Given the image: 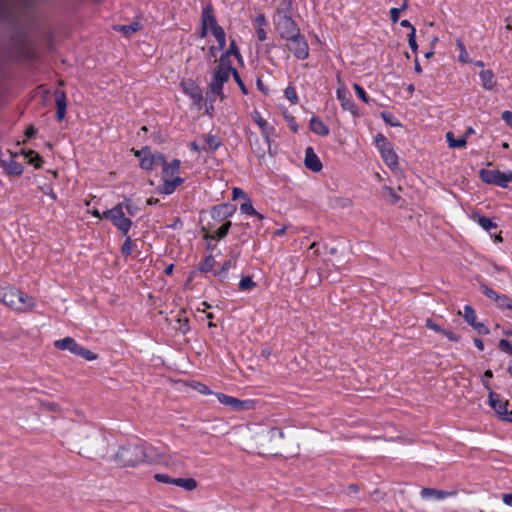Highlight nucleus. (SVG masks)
Segmentation results:
<instances>
[{
	"label": "nucleus",
	"instance_id": "13d9d810",
	"mask_svg": "<svg viewBox=\"0 0 512 512\" xmlns=\"http://www.w3.org/2000/svg\"><path fill=\"white\" fill-rule=\"evenodd\" d=\"M179 323H180V326H179L178 329L183 334H186L189 331V321H188V319L187 318L179 319Z\"/></svg>",
	"mask_w": 512,
	"mask_h": 512
},
{
	"label": "nucleus",
	"instance_id": "bf43d9fd",
	"mask_svg": "<svg viewBox=\"0 0 512 512\" xmlns=\"http://www.w3.org/2000/svg\"><path fill=\"white\" fill-rule=\"evenodd\" d=\"M400 12H401V9H398V8H392L390 10V19L393 23H396L399 20Z\"/></svg>",
	"mask_w": 512,
	"mask_h": 512
},
{
	"label": "nucleus",
	"instance_id": "473e14b6",
	"mask_svg": "<svg viewBox=\"0 0 512 512\" xmlns=\"http://www.w3.org/2000/svg\"><path fill=\"white\" fill-rule=\"evenodd\" d=\"M456 46L457 48L459 49V61L462 62V63H471L472 60L470 59L469 57V54L466 50V47L464 45V42L462 41L461 38H458L456 40Z\"/></svg>",
	"mask_w": 512,
	"mask_h": 512
},
{
	"label": "nucleus",
	"instance_id": "864d4df0",
	"mask_svg": "<svg viewBox=\"0 0 512 512\" xmlns=\"http://www.w3.org/2000/svg\"><path fill=\"white\" fill-rule=\"evenodd\" d=\"M155 167L162 166V168L167 163L165 156L162 153L153 154Z\"/></svg>",
	"mask_w": 512,
	"mask_h": 512
},
{
	"label": "nucleus",
	"instance_id": "680f3d73",
	"mask_svg": "<svg viewBox=\"0 0 512 512\" xmlns=\"http://www.w3.org/2000/svg\"><path fill=\"white\" fill-rule=\"evenodd\" d=\"M501 117L512 128V112L508 110L503 111Z\"/></svg>",
	"mask_w": 512,
	"mask_h": 512
},
{
	"label": "nucleus",
	"instance_id": "2f4dec72",
	"mask_svg": "<svg viewBox=\"0 0 512 512\" xmlns=\"http://www.w3.org/2000/svg\"><path fill=\"white\" fill-rule=\"evenodd\" d=\"M446 139L448 141L450 148H462L466 145V138L465 136L459 137L458 139L454 138V135L452 132H447Z\"/></svg>",
	"mask_w": 512,
	"mask_h": 512
},
{
	"label": "nucleus",
	"instance_id": "5701e85b",
	"mask_svg": "<svg viewBox=\"0 0 512 512\" xmlns=\"http://www.w3.org/2000/svg\"><path fill=\"white\" fill-rule=\"evenodd\" d=\"M310 129L313 133L320 136H327L330 132L328 126L316 116L310 119Z\"/></svg>",
	"mask_w": 512,
	"mask_h": 512
},
{
	"label": "nucleus",
	"instance_id": "4468645a",
	"mask_svg": "<svg viewBox=\"0 0 512 512\" xmlns=\"http://www.w3.org/2000/svg\"><path fill=\"white\" fill-rule=\"evenodd\" d=\"M162 181L163 184L157 188V192L164 195L172 194L184 182L183 178L179 176L174 178L162 177Z\"/></svg>",
	"mask_w": 512,
	"mask_h": 512
},
{
	"label": "nucleus",
	"instance_id": "7ed1b4c3",
	"mask_svg": "<svg viewBox=\"0 0 512 512\" xmlns=\"http://www.w3.org/2000/svg\"><path fill=\"white\" fill-rule=\"evenodd\" d=\"M201 23L211 31L218 43V49L223 50L226 46V34L224 29L218 25L214 9L211 4L206 5L202 9Z\"/></svg>",
	"mask_w": 512,
	"mask_h": 512
},
{
	"label": "nucleus",
	"instance_id": "0eeeda50",
	"mask_svg": "<svg viewBox=\"0 0 512 512\" xmlns=\"http://www.w3.org/2000/svg\"><path fill=\"white\" fill-rule=\"evenodd\" d=\"M54 346L59 350H69L74 355L82 357L87 361H93L97 358V355L94 352L79 345L72 337H65L63 339L56 340L54 342Z\"/></svg>",
	"mask_w": 512,
	"mask_h": 512
},
{
	"label": "nucleus",
	"instance_id": "20e7f679",
	"mask_svg": "<svg viewBox=\"0 0 512 512\" xmlns=\"http://www.w3.org/2000/svg\"><path fill=\"white\" fill-rule=\"evenodd\" d=\"M231 72L232 65H218L214 68L212 80L209 84L212 94L224 99L223 85L229 80Z\"/></svg>",
	"mask_w": 512,
	"mask_h": 512
},
{
	"label": "nucleus",
	"instance_id": "58836bf2",
	"mask_svg": "<svg viewBox=\"0 0 512 512\" xmlns=\"http://www.w3.org/2000/svg\"><path fill=\"white\" fill-rule=\"evenodd\" d=\"M380 115L384 122L389 126L398 127L401 125L399 120L390 112L383 111Z\"/></svg>",
	"mask_w": 512,
	"mask_h": 512
},
{
	"label": "nucleus",
	"instance_id": "de8ad7c7",
	"mask_svg": "<svg viewBox=\"0 0 512 512\" xmlns=\"http://www.w3.org/2000/svg\"><path fill=\"white\" fill-rule=\"evenodd\" d=\"M408 44L414 53H417L418 45L416 42V29L412 28V31L408 34Z\"/></svg>",
	"mask_w": 512,
	"mask_h": 512
},
{
	"label": "nucleus",
	"instance_id": "2eb2a0df",
	"mask_svg": "<svg viewBox=\"0 0 512 512\" xmlns=\"http://www.w3.org/2000/svg\"><path fill=\"white\" fill-rule=\"evenodd\" d=\"M304 164L307 169L313 172H320L322 170V163L319 160V157L314 152L312 147H307L305 150V159Z\"/></svg>",
	"mask_w": 512,
	"mask_h": 512
},
{
	"label": "nucleus",
	"instance_id": "49530a36",
	"mask_svg": "<svg viewBox=\"0 0 512 512\" xmlns=\"http://www.w3.org/2000/svg\"><path fill=\"white\" fill-rule=\"evenodd\" d=\"M132 249H133V241H132L131 237L127 236L122 247H121V252L123 255L128 256L132 253Z\"/></svg>",
	"mask_w": 512,
	"mask_h": 512
},
{
	"label": "nucleus",
	"instance_id": "09e8293b",
	"mask_svg": "<svg viewBox=\"0 0 512 512\" xmlns=\"http://www.w3.org/2000/svg\"><path fill=\"white\" fill-rule=\"evenodd\" d=\"M481 291L490 299H493L495 302L497 300V297H499L500 294H498L493 289L487 287L486 285H481Z\"/></svg>",
	"mask_w": 512,
	"mask_h": 512
},
{
	"label": "nucleus",
	"instance_id": "f03ea898",
	"mask_svg": "<svg viewBox=\"0 0 512 512\" xmlns=\"http://www.w3.org/2000/svg\"><path fill=\"white\" fill-rule=\"evenodd\" d=\"M115 458L123 466H135L147 459L146 448L138 444L124 445L119 448Z\"/></svg>",
	"mask_w": 512,
	"mask_h": 512
},
{
	"label": "nucleus",
	"instance_id": "ea45409f",
	"mask_svg": "<svg viewBox=\"0 0 512 512\" xmlns=\"http://www.w3.org/2000/svg\"><path fill=\"white\" fill-rule=\"evenodd\" d=\"M256 287V283L251 276L243 277L239 282V289L242 291H250Z\"/></svg>",
	"mask_w": 512,
	"mask_h": 512
},
{
	"label": "nucleus",
	"instance_id": "7c9ffc66",
	"mask_svg": "<svg viewBox=\"0 0 512 512\" xmlns=\"http://www.w3.org/2000/svg\"><path fill=\"white\" fill-rule=\"evenodd\" d=\"M173 484L187 491H192L197 487V482L193 478H174Z\"/></svg>",
	"mask_w": 512,
	"mask_h": 512
},
{
	"label": "nucleus",
	"instance_id": "9b49d317",
	"mask_svg": "<svg viewBox=\"0 0 512 512\" xmlns=\"http://www.w3.org/2000/svg\"><path fill=\"white\" fill-rule=\"evenodd\" d=\"M183 92L192 99L195 106L200 107L203 101L201 88L192 79H184L180 83Z\"/></svg>",
	"mask_w": 512,
	"mask_h": 512
},
{
	"label": "nucleus",
	"instance_id": "0e129e2a",
	"mask_svg": "<svg viewBox=\"0 0 512 512\" xmlns=\"http://www.w3.org/2000/svg\"><path fill=\"white\" fill-rule=\"evenodd\" d=\"M287 121H288V125L290 127V129L293 131V132H297L298 131V125L296 123V120L293 116H290L287 118Z\"/></svg>",
	"mask_w": 512,
	"mask_h": 512
},
{
	"label": "nucleus",
	"instance_id": "39448f33",
	"mask_svg": "<svg viewBox=\"0 0 512 512\" xmlns=\"http://www.w3.org/2000/svg\"><path fill=\"white\" fill-rule=\"evenodd\" d=\"M275 30L280 38L285 40L300 33V28L291 16L286 13L278 12L274 19Z\"/></svg>",
	"mask_w": 512,
	"mask_h": 512
},
{
	"label": "nucleus",
	"instance_id": "a211bd4d",
	"mask_svg": "<svg viewBox=\"0 0 512 512\" xmlns=\"http://www.w3.org/2000/svg\"><path fill=\"white\" fill-rule=\"evenodd\" d=\"M1 167L5 173L10 176H20L23 173V166L17 162L13 157L9 159L1 160Z\"/></svg>",
	"mask_w": 512,
	"mask_h": 512
},
{
	"label": "nucleus",
	"instance_id": "72a5a7b5",
	"mask_svg": "<svg viewBox=\"0 0 512 512\" xmlns=\"http://www.w3.org/2000/svg\"><path fill=\"white\" fill-rule=\"evenodd\" d=\"M463 317L470 326L478 322L476 312L470 305L464 306Z\"/></svg>",
	"mask_w": 512,
	"mask_h": 512
},
{
	"label": "nucleus",
	"instance_id": "412c9836",
	"mask_svg": "<svg viewBox=\"0 0 512 512\" xmlns=\"http://www.w3.org/2000/svg\"><path fill=\"white\" fill-rule=\"evenodd\" d=\"M253 119L260 127L262 134L265 138V141H266L268 147H270L269 136L274 132V128L272 126H270L267 123V121L265 119H263L262 116L260 115V113L257 111H255L253 113Z\"/></svg>",
	"mask_w": 512,
	"mask_h": 512
},
{
	"label": "nucleus",
	"instance_id": "ddd939ff",
	"mask_svg": "<svg viewBox=\"0 0 512 512\" xmlns=\"http://www.w3.org/2000/svg\"><path fill=\"white\" fill-rule=\"evenodd\" d=\"M236 211V205L231 203H223L211 208V217L216 221H224L231 217Z\"/></svg>",
	"mask_w": 512,
	"mask_h": 512
},
{
	"label": "nucleus",
	"instance_id": "69168bd1",
	"mask_svg": "<svg viewBox=\"0 0 512 512\" xmlns=\"http://www.w3.org/2000/svg\"><path fill=\"white\" fill-rule=\"evenodd\" d=\"M426 326L428 328H430L431 330H434L436 332H441L442 331L441 327L438 324L434 323L431 319H428L426 321Z\"/></svg>",
	"mask_w": 512,
	"mask_h": 512
},
{
	"label": "nucleus",
	"instance_id": "a878e982",
	"mask_svg": "<svg viewBox=\"0 0 512 512\" xmlns=\"http://www.w3.org/2000/svg\"><path fill=\"white\" fill-rule=\"evenodd\" d=\"M453 493L452 492H446V491H443V490H437V489H434V488H423L421 490V496L423 498H435V499H443L447 496H450L452 495Z\"/></svg>",
	"mask_w": 512,
	"mask_h": 512
},
{
	"label": "nucleus",
	"instance_id": "9d476101",
	"mask_svg": "<svg viewBox=\"0 0 512 512\" xmlns=\"http://www.w3.org/2000/svg\"><path fill=\"white\" fill-rule=\"evenodd\" d=\"M377 146L380 148L382 158L384 162L390 167L395 168L398 165V157L394 150L391 147V144L387 141V139L382 135L378 134L376 136Z\"/></svg>",
	"mask_w": 512,
	"mask_h": 512
},
{
	"label": "nucleus",
	"instance_id": "4c0bfd02",
	"mask_svg": "<svg viewBox=\"0 0 512 512\" xmlns=\"http://www.w3.org/2000/svg\"><path fill=\"white\" fill-rule=\"evenodd\" d=\"M215 265V259L212 255H208L205 259L199 264V270L201 272H210L212 271Z\"/></svg>",
	"mask_w": 512,
	"mask_h": 512
},
{
	"label": "nucleus",
	"instance_id": "f8f14e48",
	"mask_svg": "<svg viewBox=\"0 0 512 512\" xmlns=\"http://www.w3.org/2000/svg\"><path fill=\"white\" fill-rule=\"evenodd\" d=\"M336 96L340 101L343 110L349 111L354 116H359V109L352 101L351 95L343 84L337 88Z\"/></svg>",
	"mask_w": 512,
	"mask_h": 512
},
{
	"label": "nucleus",
	"instance_id": "a18cd8bd",
	"mask_svg": "<svg viewBox=\"0 0 512 512\" xmlns=\"http://www.w3.org/2000/svg\"><path fill=\"white\" fill-rule=\"evenodd\" d=\"M353 88H354V91L356 93V95L365 103H369L370 102V98L369 96L367 95V93L365 92V90L363 89L362 86H360L359 84L355 83L353 84Z\"/></svg>",
	"mask_w": 512,
	"mask_h": 512
},
{
	"label": "nucleus",
	"instance_id": "c756f323",
	"mask_svg": "<svg viewBox=\"0 0 512 512\" xmlns=\"http://www.w3.org/2000/svg\"><path fill=\"white\" fill-rule=\"evenodd\" d=\"M240 210L242 213L250 215V216H255L259 220H262L264 218V216L262 214H260L258 211L255 210V208L253 207L252 202L249 198L245 199V202H243L240 205Z\"/></svg>",
	"mask_w": 512,
	"mask_h": 512
},
{
	"label": "nucleus",
	"instance_id": "4be33fe9",
	"mask_svg": "<svg viewBox=\"0 0 512 512\" xmlns=\"http://www.w3.org/2000/svg\"><path fill=\"white\" fill-rule=\"evenodd\" d=\"M231 55H234L238 60L242 59V56L239 52V49L236 45V41L234 39H232L230 41L229 48L224 53H222V55L220 56L219 65H231V63L229 61V57Z\"/></svg>",
	"mask_w": 512,
	"mask_h": 512
},
{
	"label": "nucleus",
	"instance_id": "1a4fd4ad",
	"mask_svg": "<svg viewBox=\"0 0 512 512\" xmlns=\"http://www.w3.org/2000/svg\"><path fill=\"white\" fill-rule=\"evenodd\" d=\"M480 178L486 184H493L501 188H506L512 181V171L501 172L499 170H480Z\"/></svg>",
	"mask_w": 512,
	"mask_h": 512
},
{
	"label": "nucleus",
	"instance_id": "f704fd0d",
	"mask_svg": "<svg viewBox=\"0 0 512 512\" xmlns=\"http://www.w3.org/2000/svg\"><path fill=\"white\" fill-rule=\"evenodd\" d=\"M476 221L486 231L497 228V224L485 216H477Z\"/></svg>",
	"mask_w": 512,
	"mask_h": 512
},
{
	"label": "nucleus",
	"instance_id": "c03bdc74",
	"mask_svg": "<svg viewBox=\"0 0 512 512\" xmlns=\"http://www.w3.org/2000/svg\"><path fill=\"white\" fill-rule=\"evenodd\" d=\"M284 95L292 104H297L299 101L296 90L292 86L286 87L284 90Z\"/></svg>",
	"mask_w": 512,
	"mask_h": 512
},
{
	"label": "nucleus",
	"instance_id": "79ce46f5",
	"mask_svg": "<svg viewBox=\"0 0 512 512\" xmlns=\"http://www.w3.org/2000/svg\"><path fill=\"white\" fill-rule=\"evenodd\" d=\"M121 204H123V209L125 208L130 216H135L139 210L137 205H135L131 199L125 198Z\"/></svg>",
	"mask_w": 512,
	"mask_h": 512
},
{
	"label": "nucleus",
	"instance_id": "37998d69",
	"mask_svg": "<svg viewBox=\"0 0 512 512\" xmlns=\"http://www.w3.org/2000/svg\"><path fill=\"white\" fill-rule=\"evenodd\" d=\"M496 303L500 308L512 310V300L505 294H500L499 297H497Z\"/></svg>",
	"mask_w": 512,
	"mask_h": 512
},
{
	"label": "nucleus",
	"instance_id": "393cba45",
	"mask_svg": "<svg viewBox=\"0 0 512 512\" xmlns=\"http://www.w3.org/2000/svg\"><path fill=\"white\" fill-rule=\"evenodd\" d=\"M231 225H232L231 221H226L221 227H219L215 231L214 234L206 233L204 235V239H206V240H210V239H212V240H215V239L221 240V239H223L228 234V231H229Z\"/></svg>",
	"mask_w": 512,
	"mask_h": 512
},
{
	"label": "nucleus",
	"instance_id": "b1692460",
	"mask_svg": "<svg viewBox=\"0 0 512 512\" xmlns=\"http://www.w3.org/2000/svg\"><path fill=\"white\" fill-rule=\"evenodd\" d=\"M181 162L178 159L166 163L162 170V177L174 178L179 173Z\"/></svg>",
	"mask_w": 512,
	"mask_h": 512
},
{
	"label": "nucleus",
	"instance_id": "603ef678",
	"mask_svg": "<svg viewBox=\"0 0 512 512\" xmlns=\"http://www.w3.org/2000/svg\"><path fill=\"white\" fill-rule=\"evenodd\" d=\"M231 74L233 75V77H234L235 81L237 82V84H238L239 88L241 89V91L244 94H246L247 93L246 87H245V85H244V83H243L239 73L237 72V70L234 67H232Z\"/></svg>",
	"mask_w": 512,
	"mask_h": 512
},
{
	"label": "nucleus",
	"instance_id": "c85d7f7f",
	"mask_svg": "<svg viewBox=\"0 0 512 512\" xmlns=\"http://www.w3.org/2000/svg\"><path fill=\"white\" fill-rule=\"evenodd\" d=\"M142 28V25L139 22H133L128 25H118L115 26V29L119 32H121L126 37L131 36L132 34L136 33Z\"/></svg>",
	"mask_w": 512,
	"mask_h": 512
},
{
	"label": "nucleus",
	"instance_id": "338daca9",
	"mask_svg": "<svg viewBox=\"0 0 512 512\" xmlns=\"http://www.w3.org/2000/svg\"><path fill=\"white\" fill-rule=\"evenodd\" d=\"M255 22L258 27H264L267 24L266 17L263 14L258 15L255 18Z\"/></svg>",
	"mask_w": 512,
	"mask_h": 512
},
{
	"label": "nucleus",
	"instance_id": "dca6fc26",
	"mask_svg": "<svg viewBox=\"0 0 512 512\" xmlns=\"http://www.w3.org/2000/svg\"><path fill=\"white\" fill-rule=\"evenodd\" d=\"M217 398L221 404L232 407L236 411H242L249 408L248 401H242L235 397L228 396L222 393L217 395Z\"/></svg>",
	"mask_w": 512,
	"mask_h": 512
},
{
	"label": "nucleus",
	"instance_id": "4d7b16f0",
	"mask_svg": "<svg viewBox=\"0 0 512 512\" xmlns=\"http://www.w3.org/2000/svg\"><path fill=\"white\" fill-rule=\"evenodd\" d=\"M232 196H233L234 200L238 199V198H243V199L248 198L247 194L241 188H238V187L233 188Z\"/></svg>",
	"mask_w": 512,
	"mask_h": 512
},
{
	"label": "nucleus",
	"instance_id": "6ab92c4d",
	"mask_svg": "<svg viewBox=\"0 0 512 512\" xmlns=\"http://www.w3.org/2000/svg\"><path fill=\"white\" fill-rule=\"evenodd\" d=\"M489 405L495 410V412L502 417L505 413H507V405L508 401H503L500 399V395L490 391L488 395Z\"/></svg>",
	"mask_w": 512,
	"mask_h": 512
},
{
	"label": "nucleus",
	"instance_id": "c9c22d12",
	"mask_svg": "<svg viewBox=\"0 0 512 512\" xmlns=\"http://www.w3.org/2000/svg\"><path fill=\"white\" fill-rule=\"evenodd\" d=\"M231 266H232V261L231 260H228V261L224 262L223 265L221 266V268L214 272V275L216 277H218V279L220 281H224L227 278V276H228V271H229Z\"/></svg>",
	"mask_w": 512,
	"mask_h": 512
},
{
	"label": "nucleus",
	"instance_id": "a19ab883",
	"mask_svg": "<svg viewBox=\"0 0 512 512\" xmlns=\"http://www.w3.org/2000/svg\"><path fill=\"white\" fill-rule=\"evenodd\" d=\"M14 0H0V20L7 17Z\"/></svg>",
	"mask_w": 512,
	"mask_h": 512
},
{
	"label": "nucleus",
	"instance_id": "cd10ccee",
	"mask_svg": "<svg viewBox=\"0 0 512 512\" xmlns=\"http://www.w3.org/2000/svg\"><path fill=\"white\" fill-rule=\"evenodd\" d=\"M205 146L202 147L203 150L207 151H216L221 146V140L216 135H205L204 136Z\"/></svg>",
	"mask_w": 512,
	"mask_h": 512
},
{
	"label": "nucleus",
	"instance_id": "6e6d98bb",
	"mask_svg": "<svg viewBox=\"0 0 512 512\" xmlns=\"http://www.w3.org/2000/svg\"><path fill=\"white\" fill-rule=\"evenodd\" d=\"M493 377V373L491 370H486L484 372V375H483V379H482V383H483V386L490 391L491 388H490V384H489V379Z\"/></svg>",
	"mask_w": 512,
	"mask_h": 512
},
{
	"label": "nucleus",
	"instance_id": "6e6552de",
	"mask_svg": "<svg viewBox=\"0 0 512 512\" xmlns=\"http://www.w3.org/2000/svg\"><path fill=\"white\" fill-rule=\"evenodd\" d=\"M285 48L299 60H305L309 57V46L301 32L298 35L285 39Z\"/></svg>",
	"mask_w": 512,
	"mask_h": 512
},
{
	"label": "nucleus",
	"instance_id": "f3484780",
	"mask_svg": "<svg viewBox=\"0 0 512 512\" xmlns=\"http://www.w3.org/2000/svg\"><path fill=\"white\" fill-rule=\"evenodd\" d=\"M54 98H55V103L57 106L56 118L59 121H62L65 118L66 109H67L66 94L64 91H62L60 89H56L54 91Z\"/></svg>",
	"mask_w": 512,
	"mask_h": 512
},
{
	"label": "nucleus",
	"instance_id": "bb28decb",
	"mask_svg": "<svg viewBox=\"0 0 512 512\" xmlns=\"http://www.w3.org/2000/svg\"><path fill=\"white\" fill-rule=\"evenodd\" d=\"M479 76L481 79V84L484 89L491 90L494 87V73L492 72V70H482L479 73Z\"/></svg>",
	"mask_w": 512,
	"mask_h": 512
},
{
	"label": "nucleus",
	"instance_id": "f257e3e1",
	"mask_svg": "<svg viewBox=\"0 0 512 512\" xmlns=\"http://www.w3.org/2000/svg\"><path fill=\"white\" fill-rule=\"evenodd\" d=\"M3 304L19 313L31 311L35 306L33 297L10 285H8Z\"/></svg>",
	"mask_w": 512,
	"mask_h": 512
},
{
	"label": "nucleus",
	"instance_id": "e433bc0d",
	"mask_svg": "<svg viewBox=\"0 0 512 512\" xmlns=\"http://www.w3.org/2000/svg\"><path fill=\"white\" fill-rule=\"evenodd\" d=\"M25 157L28 159V163L34 165L35 168L41 167L43 161L37 152L30 150L25 154Z\"/></svg>",
	"mask_w": 512,
	"mask_h": 512
},
{
	"label": "nucleus",
	"instance_id": "8fccbe9b",
	"mask_svg": "<svg viewBox=\"0 0 512 512\" xmlns=\"http://www.w3.org/2000/svg\"><path fill=\"white\" fill-rule=\"evenodd\" d=\"M498 346L501 351L512 355V344L508 340L501 339Z\"/></svg>",
	"mask_w": 512,
	"mask_h": 512
},
{
	"label": "nucleus",
	"instance_id": "423d86ee",
	"mask_svg": "<svg viewBox=\"0 0 512 512\" xmlns=\"http://www.w3.org/2000/svg\"><path fill=\"white\" fill-rule=\"evenodd\" d=\"M103 217L109 219L124 236H127L132 226V221L125 217L123 204H117L113 208L104 211Z\"/></svg>",
	"mask_w": 512,
	"mask_h": 512
},
{
	"label": "nucleus",
	"instance_id": "3c124183",
	"mask_svg": "<svg viewBox=\"0 0 512 512\" xmlns=\"http://www.w3.org/2000/svg\"><path fill=\"white\" fill-rule=\"evenodd\" d=\"M154 479L157 482L165 483V484H173L174 478L170 477L167 474L157 473L154 475Z\"/></svg>",
	"mask_w": 512,
	"mask_h": 512
},
{
	"label": "nucleus",
	"instance_id": "5fc2aeb1",
	"mask_svg": "<svg viewBox=\"0 0 512 512\" xmlns=\"http://www.w3.org/2000/svg\"><path fill=\"white\" fill-rule=\"evenodd\" d=\"M472 327L481 335L489 334V328L484 323L477 322Z\"/></svg>",
	"mask_w": 512,
	"mask_h": 512
},
{
	"label": "nucleus",
	"instance_id": "aec40b11",
	"mask_svg": "<svg viewBox=\"0 0 512 512\" xmlns=\"http://www.w3.org/2000/svg\"><path fill=\"white\" fill-rule=\"evenodd\" d=\"M135 155L139 158L142 169L152 170L155 168L153 154L148 147H144L140 151H136Z\"/></svg>",
	"mask_w": 512,
	"mask_h": 512
},
{
	"label": "nucleus",
	"instance_id": "e2e57ef3",
	"mask_svg": "<svg viewBox=\"0 0 512 512\" xmlns=\"http://www.w3.org/2000/svg\"><path fill=\"white\" fill-rule=\"evenodd\" d=\"M256 34L259 41H265L267 39V33L263 27H258Z\"/></svg>",
	"mask_w": 512,
	"mask_h": 512
},
{
	"label": "nucleus",
	"instance_id": "052dcab7",
	"mask_svg": "<svg viewBox=\"0 0 512 512\" xmlns=\"http://www.w3.org/2000/svg\"><path fill=\"white\" fill-rule=\"evenodd\" d=\"M443 333L450 341L457 342L459 340V336L450 330H442Z\"/></svg>",
	"mask_w": 512,
	"mask_h": 512
},
{
	"label": "nucleus",
	"instance_id": "774afa93",
	"mask_svg": "<svg viewBox=\"0 0 512 512\" xmlns=\"http://www.w3.org/2000/svg\"><path fill=\"white\" fill-rule=\"evenodd\" d=\"M502 501L508 506H512V493H506L502 495Z\"/></svg>",
	"mask_w": 512,
	"mask_h": 512
}]
</instances>
